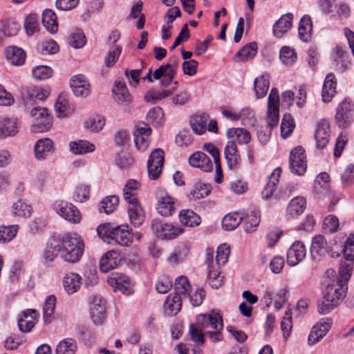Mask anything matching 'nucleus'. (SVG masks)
Wrapping results in <instances>:
<instances>
[{
	"label": "nucleus",
	"instance_id": "obj_37",
	"mask_svg": "<svg viewBox=\"0 0 354 354\" xmlns=\"http://www.w3.org/2000/svg\"><path fill=\"white\" fill-rule=\"evenodd\" d=\"M227 135L229 138L232 139L230 141H234L235 144L236 142L248 144L251 138L249 131L243 128L228 129Z\"/></svg>",
	"mask_w": 354,
	"mask_h": 354
},
{
	"label": "nucleus",
	"instance_id": "obj_21",
	"mask_svg": "<svg viewBox=\"0 0 354 354\" xmlns=\"http://www.w3.org/2000/svg\"><path fill=\"white\" fill-rule=\"evenodd\" d=\"M39 318L38 313L34 309H28L23 312L22 317L18 321V326L22 333H28L35 326Z\"/></svg>",
	"mask_w": 354,
	"mask_h": 354
},
{
	"label": "nucleus",
	"instance_id": "obj_40",
	"mask_svg": "<svg viewBox=\"0 0 354 354\" xmlns=\"http://www.w3.org/2000/svg\"><path fill=\"white\" fill-rule=\"evenodd\" d=\"M60 250L58 236L50 238L44 252V258L46 261L50 262L54 260L58 253L60 254Z\"/></svg>",
	"mask_w": 354,
	"mask_h": 354
},
{
	"label": "nucleus",
	"instance_id": "obj_63",
	"mask_svg": "<svg viewBox=\"0 0 354 354\" xmlns=\"http://www.w3.org/2000/svg\"><path fill=\"white\" fill-rule=\"evenodd\" d=\"M239 119L245 126L254 127L256 123L254 112L249 108L243 109L239 113Z\"/></svg>",
	"mask_w": 354,
	"mask_h": 354
},
{
	"label": "nucleus",
	"instance_id": "obj_62",
	"mask_svg": "<svg viewBox=\"0 0 354 354\" xmlns=\"http://www.w3.org/2000/svg\"><path fill=\"white\" fill-rule=\"evenodd\" d=\"M53 74V70L47 66H37L32 71V77L38 80L49 78Z\"/></svg>",
	"mask_w": 354,
	"mask_h": 354
},
{
	"label": "nucleus",
	"instance_id": "obj_4",
	"mask_svg": "<svg viewBox=\"0 0 354 354\" xmlns=\"http://www.w3.org/2000/svg\"><path fill=\"white\" fill-rule=\"evenodd\" d=\"M97 232L104 241L110 242V239L121 246H129L133 241L127 225L104 223L97 227Z\"/></svg>",
	"mask_w": 354,
	"mask_h": 354
},
{
	"label": "nucleus",
	"instance_id": "obj_55",
	"mask_svg": "<svg viewBox=\"0 0 354 354\" xmlns=\"http://www.w3.org/2000/svg\"><path fill=\"white\" fill-rule=\"evenodd\" d=\"M51 126L52 118L51 116H47L41 120L33 121L30 129L34 133H42L49 130Z\"/></svg>",
	"mask_w": 354,
	"mask_h": 354
},
{
	"label": "nucleus",
	"instance_id": "obj_31",
	"mask_svg": "<svg viewBox=\"0 0 354 354\" xmlns=\"http://www.w3.org/2000/svg\"><path fill=\"white\" fill-rule=\"evenodd\" d=\"M5 56L10 64L15 66L22 65L26 59L24 50L17 46L7 47L5 50Z\"/></svg>",
	"mask_w": 354,
	"mask_h": 354
},
{
	"label": "nucleus",
	"instance_id": "obj_56",
	"mask_svg": "<svg viewBox=\"0 0 354 354\" xmlns=\"http://www.w3.org/2000/svg\"><path fill=\"white\" fill-rule=\"evenodd\" d=\"M18 226L12 225L8 226L2 225L0 227V243L10 241L17 234Z\"/></svg>",
	"mask_w": 354,
	"mask_h": 354
},
{
	"label": "nucleus",
	"instance_id": "obj_54",
	"mask_svg": "<svg viewBox=\"0 0 354 354\" xmlns=\"http://www.w3.org/2000/svg\"><path fill=\"white\" fill-rule=\"evenodd\" d=\"M189 252V245L186 243H181L178 246L176 252L169 259L170 263L176 264L183 260Z\"/></svg>",
	"mask_w": 354,
	"mask_h": 354
},
{
	"label": "nucleus",
	"instance_id": "obj_18",
	"mask_svg": "<svg viewBox=\"0 0 354 354\" xmlns=\"http://www.w3.org/2000/svg\"><path fill=\"white\" fill-rule=\"evenodd\" d=\"M121 261L122 258L116 250L108 251L100 259V269L102 272H107L120 265Z\"/></svg>",
	"mask_w": 354,
	"mask_h": 354
},
{
	"label": "nucleus",
	"instance_id": "obj_1",
	"mask_svg": "<svg viewBox=\"0 0 354 354\" xmlns=\"http://www.w3.org/2000/svg\"><path fill=\"white\" fill-rule=\"evenodd\" d=\"M223 328L222 317L216 313L201 314L196 317V324L189 327L191 339L198 345L204 344V335H206L212 342L223 339Z\"/></svg>",
	"mask_w": 354,
	"mask_h": 354
},
{
	"label": "nucleus",
	"instance_id": "obj_46",
	"mask_svg": "<svg viewBox=\"0 0 354 354\" xmlns=\"http://www.w3.org/2000/svg\"><path fill=\"white\" fill-rule=\"evenodd\" d=\"M270 86L269 75H262L254 80V88L257 98L263 97L268 93Z\"/></svg>",
	"mask_w": 354,
	"mask_h": 354
},
{
	"label": "nucleus",
	"instance_id": "obj_48",
	"mask_svg": "<svg viewBox=\"0 0 354 354\" xmlns=\"http://www.w3.org/2000/svg\"><path fill=\"white\" fill-rule=\"evenodd\" d=\"M243 217L237 212H232L226 214L222 219V227L225 230L231 231L236 228Z\"/></svg>",
	"mask_w": 354,
	"mask_h": 354
},
{
	"label": "nucleus",
	"instance_id": "obj_10",
	"mask_svg": "<svg viewBox=\"0 0 354 354\" xmlns=\"http://www.w3.org/2000/svg\"><path fill=\"white\" fill-rule=\"evenodd\" d=\"M304 152L301 147H297L291 151L290 155V169L299 176L303 175L307 168L306 156Z\"/></svg>",
	"mask_w": 354,
	"mask_h": 354
},
{
	"label": "nucleus",
	"instance_id": "obj_52",
	"mask_svg": "<svg viewBox=\"0 0 354 354\" xmlns=\"http://www.w3.org/2000/svg\"><path fill=\"white\" fill-rule=\"evenodd\" d=\"M105 124L104 118L100 115H95L84 122V127L93 133L100 132Z\"/></svg>",
	"mask_w": 354,
	"mask_h": 354
},
{
	"label": "nucleus",
	"instance_id": "obj_17",
	"mask_svg": "<svg viewBox=\"0 0 354 354\" xmlns=\"http://www.w3.org/2000/svg\"><path fill=\"white\" fill-rule=\"evenodd\" d=\"M330 137V128L329 122L326 120H322L318 122L315 133L317 148H324L329 142Z\"/></svg>",
	"mask_w": 354,
	"mask_h": 354
},
{
	"label": "nucleus",
	"instance_id": "obj_32",
	"mask_svg": "<svg viewBox=\"0 0 354 354\" xmlns=\"http://www.w3.org/2000/svg\"><path fill=\"white\" fill-rule=\"evenodd\" d=\"M82 284V277L76 273H67L63 279V286L66 292L69 294L76 292Z\"/></svg>",
	"mask_w": 354,
	"mask_h": 354
},
{
	"label": "nucleus",
	"instance_id": "obj_19",
	"mask_svg": "<svg viewBox=\"0 0 354 354\" xmlns=\"http://www.w3.org/2000/svg\"><path fill=\"white\" fill-rule=\"evenodd\" d=\"M107 281L115 290L127 295L131 293V282L127 276L120 273H112Z\"/></svg>",
	"mask_w": 354,
	"mask_h": 354
},
{
	"label": "nucleus",
	"instance_id": "obj_23",
	"mask_svg": "<svg viewBox=\"0 0 354 354\" xmlns=\"http://www.w3.org/2000/svg\"><path fill=\"white\" fill-rule=\"evenodd\" d=\"M90 312L91 317L95 324L102 323L105 317V308L101 297H93Z\"/></svg>",
	"mask_w": 354,
	"mask_h": 354
},
{
	"label": "nucleus",
	"instance_id": "obj_2",
	"mask_svg": "<svg viewBox=\"0 0 354 354\" xmlns=\"http://www.w3.org/2000/svg\"><path fill=\"white\" fill-rule=\"evenodd\" d=\"M347 292V286L339 279L333 280L326 288L324 300L318 305L320 314H327L337 307L344 299Z\"/></svg>",
	"mask_w": 354,
	"mask_h": 354
},
{
	"label": "nucleus",
	"instance_id": "obj_6",
	"mask_svg": "<svg viewBox=\"0 0 354 354\" xmlns=\"http://www.w3.org/2000/svg\"><path fill=\"white\" fill-rule=\"evenodd\" d=\"M354 105L349 98L344 99L337 106L335 114V122L341 129H346L353 121Z\"/></svg>",
	"mask_w": 354,
	"mask_h": 354
},
{
	"label": "nucleus",
	"instance_id": "obj_41",
	"mask_svg": "<svg viewBox=\"0 0 354 354\" xmlns=\"http://www.w3.org/2000/svg\"><path fill=\"white\" fill-rule=\"evenodd\" d=\"M209 117L205 113L196 114L192 117L190 125L194 133L201 135L205 132Z\"/></svg>",
	"mask_w": 354,
	"mask_h": 354
},
{
	"label": "nucleus",
	"instance_id": "obj_12",
	"mask_svg": "<svg viewBox=\"0 0 354 354\" xmlns=\"http://www.w3.org/2000/svg\"><path fill=\"white\" fill-rule=\"evenodd\" d=\"M164 163V151L161 149H156L151 153L147 162L149 177L156 180L162 171Z\"/></svg>",
	"mask_w": 354,
	"mask_h": 354
},
{
	"label": "nucleus",
	"instance_id": "obj_26",
	"mask_svg": "<svg viewBox=\"0 0 354 354\" xmlns=\"http://www.w3.org/2000/svg\"><path fill=\"white\" fill-rule=\"evenodd\" d=\"M54 151L53 141L49 138L40 139L35 145V154L37 160H44Z\"/></svg>",
	"mask_w": 354,
	"mask_h": 354
},
{
	"label": "nucleus",
	"instance_id": "obj_5",
	"mask_svg": "<svg viewBox=\"0 0 354 354\" xmlns=\"http://www.w3.org/2000/svg\"><path fill=\"white\" fill-rule=\"evenodd\" d=\"M179 64V58L177 55L171 57L166 64H162L158 68L155 70L153 77L150 73H147V75L140 80L149 82H153V80H160V84L163 87L169 86L173 81L176 75Z\"/></svg>",
	"mask_w": 354,
	"mask_h": 354
},
{
	"label": "nucleus",
	"instance_id": "obj_49",
	"mask_svg": "<svg viewBox=\"0 0 354 354\" xmlns=\"http://www.w3.org/2000/svg\"><path fill=\"white\" fill-rule=\"evenodd\" d=\"M77 349L76 341L73 338H66L57 344L56 354H75Z\"/></svg>",
	"mask_w": 354,
	"mask_h": 354
},
{
	"label": "nucleus",
	"instance_id": "obj_16",
	"mask_svg": "<svg viewBox=\"0 0 354 354\" xmlns=\"http://www.w3.org/2000/svg\"><path fill=\"white\" fill-rule=\"evenodd\" d=\"M225 158L228 168L235 171L240 165V156L238 153L236 144L234 141H228L224 148Z\"/></svg>",
	"mask_w": 354,
	"mask_h": 354
},
{
	"label": "nucleus",
	"instance_id": "obj_38",
	"mask_svg": "<svg viewBox=\"0 0 354 354\" xmlns=\"http://www.w3.org/2000/svg\"><path fill=\"white\" fill-rule=\"evenodd\" d=\"M41 21L44 27L50 33H55L58 29V24L55 13L49 9L42 13Z\"/></svg>",
	"mask_w": 354,
	"mask_h": 354
},
{
	"label": "nucleus",
	"instance_id": "obj_44",
	"mask_svg": "<svg viewBox=\"0 0 354 354\" xmlns=\"http://www.w3.org/2000/svg\"><path fill=\"white\" fill-rule=\"evenodd\" d=\"M212 189L209 184H205L201 182L196 183L189 191V196L194 201L207 196Z\"/></svg>",
	"mask_w": 354,
	"mask_h": 354
},
{
	"label": "nucleus",
	"instance_id": "obj_30",
	"mask_svg": "<svg viewBox=\"0 0 354 354\" xmlns=\"http://www.w3.org/2000/svg\"><path fill=\"white\" fill-rule=\"evenodd\" d=\"M127 209L131 224L135 227L140 226L145 220V213L140 203L129 205Z\"/></svg>",
	"mask_w": 354,
	"mask_h": 354
},
{
	"label": "nucleus",
	"instance_id": "obj_36",
	"mask_svg": "<svg viewBox=\"0 0 354 354\" xmlns=\"http://www.w3.org/2000/svg\"><path fill=\"white\" fill-rule=\"evenodd\" d=\"M298 32L300 39L303 41H308L312 35L313 23L310 16L304 15L300 20Z\"/></svg>",
	"mask_w": 354,
	"mask_h": 354
},
{
	"label": "nucleus",
	"instance_id": "obj_24",
	"mask_svg": "<svg viewBox=\"0 0 354 354\" xmlns=\"http://www.w3.org/2000/svg\"><path fill=\"white\" fill-rule=\"evenodd\" d=\"M293 15L290 12L283 15L273 26V34L277 37H281L292 26Z\"/></svg>",
	"mask_w": 354,
	"mask_h": 354
},
{
	"label": "nucleus",
	"instance_id": "obj_64",
	"mask_svg": "<svg viewBox=\"0 0 354 354\" xmlns=\"http://www.w3.org/2000/svg\"><path fill=\"white\" fill-rule=\"evenodd\" d=\"M343 252L346 259L348 261L354 260V232L348 237Z\"/></svg>",
	"mask_w": 354,
	"mask_h": 354
},
{
	"label": "nucleus",
	"instance_id": "obj_59",
	"mask_svg": "<svg viewBox=\"0 0 354 354\" xmlns=\"http://www.w3.org/2000/svg\"><path fill=\"white\" fill-rule=\"evenodd\" d=\"M55 111L59 118L66 117L72 112V109L69 106L68 100L59 96L55 104Z\"/></svg>",
	"mask_w": 354,
	"mask_h": 354
},
{
	"label": "nucleus",
	"instance_id": "obj_11",
	"mask_svg": "<svg viewBox=\"0 0 354 354\" xmlns=\"http://www.w3.org/2000/svg\"><path fill=\"white\" fill-rule=\"evenodd\" d=\"M156 201V210L160 215L168 216L175 211L176 199L169 196L164 190L157 192Z\"/></svg>",
	"mask_w": 354,
	"mask_h": 354
},
{
	"label": "nucleus",
	"instance_id": "obj_42",
	"mask_svg": "<svg viewBox=\"0 0 354 354\" xmlns=\"http://www.w3.org/2000/svg\"><path fill=\"white\" fill-rule=\"evenodd\" d=\"M119 198L115 195L106 196L99 204V211L106 214L113 213L118 207Z\"/></svg>",
	"mask_w": 354,
	"mask_h": 354
},
{
	"label": "nucleus",
	"instance_id": "obj_58",
	"mask_svg": "<svg viewBox=\"0 0 354 354\" xmlns=\"http://www.w3.org/2000/svg\"><path fill=\"white\" fill-rule=\"evenodd\" d=\"M280 59L283 64L291 66L297 60V54L294 49L283 46L280 50Z\"/></svg>",
	"mask_w": 354,
	"mask_h": 354
},
{
	"label": "nucleus",
	"instance_id": "obj_29",
	"mask_svg": "<svg viewBox=\"0 0 354 354\" xmlns=\"http://www.w3.org/2000/svg\"><path fill=\"white\" fill-rule=\"evenodd\" d=\"M180 223L185 227H195L201 223V218L198 214L189 209H183L178 213Z\"/></svg>",
	"mask_w": 354,
	"mask_h": 354
},
{
	"label": "nucleus",
	"instance_id": "obj_7",
	"mask_svg": "<svg viewBox=\"0 0 354 354\" xmlns=\"http://www.w3.org/2000/svg\"><path fill=\"white\" fill-rule=\"evenodd\" d=\"M151 228L158 236L164 239H173L184 233V229L170 223H162L158 220L151 221Z\"/></svg>",
	"mask_w": 354,
	"mask_h": 354
},
{
	"label": "nucleus",
	"instance_id": "obj_53",
	"mask_svg": "<svg viewBox=\"0 0 354 354\" xmlns=\"http://www.w3.org/2000/svg\"><path fill=\"white\" fill-rule=\"evenodd\" d=\"M207 270V282L213 288L218 289L223 282V277L220 276L219 266H213V268H208Z\"/></svg>",
	"mask_w": 354,
	"mask_h": 354
},
{
	"label": "nucleus",
	"instance_id": "obj_13",
	"mask_svg": "<svg viewBox=\"0 0 354 354\" xmlns=\"http://www.w3.org/2000/svg\"><path fill=\"white\" fill-rule=\"evenodd\" d=\"M306 254L304 244L299 241H295L287 252V263L290 266H295L303 261Z\"/></svg>",
	"mask_w": 354,
	"mask_h": 354
},
{
	"label": "nucleus",
	"instance_id": "obj_14",
	"mask_svg": "<svg viewBox=\"0 0 354 354\" xmlns=\"http://www.w3.org/2000/svg\"><path fill=\"white\" fill-rule=\"evenodd\" d=\"M57 212L71 223H78L81 220V214L77 208L71 203L61 201L56 207Z\"/></svg>",
	"mask_w": 354,
	"mask_h": 354
},
{
	"label": "nucleus",
	"instance_id": "obj_45",
	"mask_svg": "<svg viewBox=\"0 0 354 354\" xmlns=\"http://www.w3.org/2000/svg\"><path fill=\"white\" fill-rule=\"evenodd\" d=\"M174 289L176 295L182 296L185 299L188 298L191 286L187 278L183 275L177 277L174 282Z\"/></svg>",
	"mask_w": 354,
	"mask_h": 354
},
{
	"label": "nucleus",
	"instance_id": "obj_33",
	"mask_svg": "<svg viewBox=\"0 0 354 354\" xmlns=\"http://www.w3.org/2000/svg\"><path fill=\"white\" fill-rule=\"evenodd\" d=\"M113 93L115 101L122 105H127L131 102L132 98L124 82H117L113 88Z\"/></svg>",
	"mask_w": 354,
	"mask_h": 354
},
{
	"label": "nucleus",
	"instance_id": "obj_8",
	"mask_svg": "<svg viewBox=\"0 0 354 354\" xmlns=\"http://www.w3.org/2000/svg\"><path fill=\"white\" fill-rule=\"evenodd\" d=\"M279 120V97L276 88H272L268 96L267 123L270 129L277 127Z\"/></svg>",
	"mask_w": 354,
	"mask_h": 354
},
{
	"label": "nucleus",
	"instance_id": "obj_3",
	"mask_svg": "<svg viewBox=\"0 0 354 354\" xmlns=\"http://www.w3.org/2000/svg\"><path fill=\"white\" fill-rule=\"evenodd\" d=\"M58 240L62 259L71 263L79 261L83 254L84 247L81 237L75 234H67L58 236Z\"/></svg>",
	"mask_w": 354,
	"mask_h": 354
},
{
	"label": "nucleus",
	"instance_id": "obj_60",
	"mask_svg": "<svg viewBox=\"0 0 354 354\" xmlns=\"http://www.w3.org/2000/svg\"><path fill=\"white\" fill-rule=\"evenodd\" d=\"M164 117L163 111L157 106L149 111L147 114V120L153 126H159L162 124Z\"/></svg>",
	"mask_w": 354,
	"mask_h": 354
},
{
	"label": "nucleus",
	"instance_id": "obj_25",
	"mask_svg": "<svg viewBox=\"0 0 354 354\" xmlns=\"http://www.w3.org/2000/svg\"><path fill=\"white\" fill-rule=\"evenodd\" d=\"M19 123L17 118L0 117V138L12 136L17 133Z\"/></svg>",
	"mask_w": 354,
	"mask_h": 354
},
{
	"label": "nucleus",
	"instance_id": "obj_51",
	"mask_svg": "<svg viewBox=\"0 0 354 354\" xmlns=\"http://www.w3.org/2000/svg\"><path fill=\"white\" fill-rule=\"evenodd\" d=\"M257 52V43H251L243 47L236 55L237 61L245 62L254 57Z\"/></svg>",
	"mask_w": 354,
	"mask_h": 354
},
{
	"label": "nucleus",
	"instance_id": "obj_28",
	"mask_svg": "<svg viewBox=\"0 0 354 354\" xmlns=\"http://www.w3.org/2000/svg\"><path fill=\"white\" fill-rule=\"evenodd\" d=\"M337 81L333 73L326 75L323 87L322 97L324 102H329L337 93Z\"/></svg>",
	"mask_w": 354,
	"mask_h": 354
},
{
	"label": "nucleus",
	"instance_id": "obj_35",
	"mask_svg": "<svg viewBox=\"0 0 354 354\" xmlns=\"http://www.w3.org/2000/svg\"><path fill=\"white\" fill-rule=\"evenodd\" d=\"M181 299L179 295H169L164 304L165 313L168 316L176 315L181 308Z\"/></svg>",
	"mask_w": 354,
	"mask_h": 354
},
{
	"label": "nucleus",
	"instance_id": "obj_34",
	"mask_svg": "<svg viewBox=\"0 0 354 354\" xmlns=\"http://www.w3.org/2000/svg\"><path fill=\"white\" fill-rule=\"evenodd\" d=\"M281 173V168L277 167L270 174L268 182L261 192L263 198L269 199L273 195L276 190L277 185L279 181Z\"/></svg>",
	"mask_w": 354,
	"mask_h": 354
},
{
	"label": "nucleus",
	"instance_id": "obj_9",
	"mask_svg": "<svg viewBox=\"0 0 354 354\" xmlns=\"http://www.w3.org/2000/svg\"><path fill=\"white\" fill-rule=\"evenodd\" d=\"M335 245L333 240L327 241L325 236L318 234L313 238L310 251L312 254H317L320 257L329 254L333 257L335 254L338 256V254L333 252Z\"/></svg>",
	"mask_w": 354,
	"mask_h": 354
},
{
	"label": "nucleus",
	"instance_id": "obj_50",
	"mask_svg": "<svg viewBox=\"0 0 354 354\" xmlns=\"http://www.w3.org/2000/svg\"><path fill=\"white\" fill-rule=\"evenodd\" d=\"M56 298L53 295L48 296L43 307L44 322L50 323L54 317Z\"/></svg>",
	"mask_w": 354,
	"mask_h": 354
},
{
	"label": "nucleus",
	"instance_id": "obj_57",
	"mask_svg": "<svg viewBox=\"0 0 354 354\" xmlns=\"http://www.w3.org/2000/svg\"><path fill=\"white\" fill-rule=\"evenodd\" d=\"M27 95L30 100H44L48 97L50 91L46 88L32 86L28 88Z\"/></svg>",
	"mask_w": 354,
	"mask_h": 354
},
{
	"label": "nucleus",
	"instance_id": "obj_43",
	"mask_svg": "<svg viewBox=\"0 0 354 354\" xmlns=\"http://www.w3.org/2000/svg\"><path fill=\"white\" fill-rule=\"evenodd\" d=\"M306 209V201L302 197H295L292 199L288 206V214L292 217H296L302 214Z\"/></svg>",
	"mask_w": 354,
	"mask_h": 354
},
{
	"label": "nucleus",
	"instance_id": "obj_61",
	"mask_svg": "<svg viewBox=\"0 0 354 354\" xmlns=\"http://www.w3.org/2000/svg\"><path fill=\"white\" fill-rule=\"evenodd\" d=\"M12 212L17 216L28 217L30 215L31 207L21 201H18L13 204Z\"/></svg>",
	"mask_w": 354,
	"mask_h": 354
},
{
	"label": "nucleus",
	"instance_id": "obj_15",
	"mask_svg": "<svg viewBox=\"0 0 354 354\" xmlns=\"http://www.w3.org/2000/svg\"><path fill=\"white\" fill-rule=\"evenodd\" d=\"M71 88L77 97H86L90 93V84L86 77L78 74L72 77L71 80Z\"/></svg>",
	"mask_w": 354,
	"mask_h": 354
},
{
	"label": "nucleus",
	"instance_id": "obj_39",
	"mask_svg": "<svg viewBox=\"0 0 354 354\" xmlns=\"http://www.w3.org/2000/svg\"><path fill=\"white\" fill-rule=\"evenodd\" d=\"M69 146L71 151L77 155L91 153L95 149L94 144L84 140L71 142Z\"/></svg>",
	"mask_w": 354,
	"mask_h": 354
},
{
	"label": "nucleus",
	"instance_id": "obj_27",
	"mask_svg": "<svg viewBox=\"0 0 354 354\" xmlns=\"http://www.w3.org/2000/svg\"><path fill=\"white\" fill-rule=\"evenodd\" d=\"M330 328V324L328 322H320L315 324L308 335V344L311 346L319 342L326 335Z\"/></svg>",
	"mask_w": 354,
	"mask_h": 354
},
{
	"label": "nucleus",
	"instance_id": "obj_47",
	"mask_svg": "<svg viewBox=\"0 0 354 354\" xmlns=\"http://www.w3.org/2000/svg\"><path fill=\"white\" fill-rule=\"evenodd\" d=\"M260 212L258 210L252 211L246 215L243 220V225L247 233H252L256 230L260 223Z\"/></svg>",
	"mask_w": 354,
	"mask_h": 354
},
{
	"label": "nucleus",
	"instance_id": "obj_20",
	"mask_svg": "<svg viewBox=\"0 0 354 354\" xmlns=\"http://www.w3.org/2000/svg\"><path fill=\"white\" fill-rule=\"evenodd\" d=\"M350 64L348 53L340 46H337L333 50L332 64L335 71L343 72Z\"/></svg>",
	"mask_w": 354,
	"mask_h": 354
},
{
	"label": "nucleus",
	"instance_id": "obj_22",
	"mask_svg": "<svg viewBox=\"0 0 354 354\" xmlns=\"http://www.w3.org/2000/svg\"><path fill=\"white\" fill-rule=\"evenodd\" d=\"M189 163L192 167L201 169L205 172H211L213 169V164L210 158L203 152H196L189 158Z\"/></svg>",
	"mask_w": 354,
	"mask_h": 354
}]
</instances>
